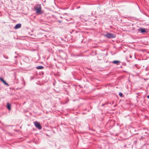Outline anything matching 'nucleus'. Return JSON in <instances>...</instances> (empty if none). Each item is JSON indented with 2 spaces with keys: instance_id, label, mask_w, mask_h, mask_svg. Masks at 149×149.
<instances>
[{
  "instance_id": "f257e3e1",
  "label": "nucleus",
  "mask_w": 149,
  "mask_h": 149,
  "mask_svg": "<svg viewBox=\"0 0 149 149\" xmlns=\"http://www.w3.org/2000/svg\"><path fill=\"white\" fill-rule=\"evenodd\" d=\"M103 35L104 37L109 39L115 38L116 37L114 34L110 33H107L106 34H104Z\"/></svg>"
},
{
  "instance_id": "f03ea898",
  "label": "nucleus",
  "mask_w": 149,
  "mask_h": 149,
  "mask_svg": "<svg viewBox=\"0 0 149 149\" xmlns=\"http://www.w3.org/2000/svg\"><path fill=\"white\" fill-rule=\"evenodd\" d=\"M34 125L35 127L39 130H41L42 129V127L40 123L37 121L34 122Z\"/></svg>"
},
{
  "instance_id": "7ed1b4c3",
  "label": "nucleus",
  "mask_w": 149,
  "mask_h": 149,
  "mask_svg": "<svg viewBox=\"0 0 149 149\" xmlns=\"http://www.w3.org/2000/svg\"><path fill=\"white\" fill-rule=\"evenodd\" d=\"M138 31H140L141 33H148V31H147V29H146L143 28H140L138 29Z\"/></svg>"
},
{
  "instance_id": "20e7f679",
  "label": "nucleus",
  "mask_w": 149,
  "mask_h": 149,
  "mask_svg": "<svg viewBox=\"0 0 149 149\" xmlns=\"http://www.w3.org/2000/svg\"><path fill=\"white\" fill-rule=\"evenodd\" d=\"M35 9H41V6L40 4H37L34 7Z\"/></svg>"
},
{
  "instance_id": "39448f33",
  "label": "nucleus",
  "mask_w": 149,
  "mask_h": 149,
  "mask_svg": "<svg viewBox=\"0 0 149 149\" xmlns=\"http://www.w3.org/2000/svg\"><path fill=\"white\" fill-rule=\"evenodd\" d=\"M36 13L37 15H40L43 13L44 11L42 10H36Z\"/></svg>"
},
{
  "instance_id": "423d86ee",
  "label": "nucleus",
  "mask_w": 149,
  "mask_h": 149,
  "mask_svg": "<svg viewBox=\"0 0 149 149\" xmlns=\"http://www.w3.org/2000/svg\"><path fill=\"white\" fill-rule=\"evenodd\" d=\"M21 24H18L16 25L14 27V28L15 29H17L21 27Z\"/></svg>"
},
{
  "instance_id": "0eeeda50",
  "label": "nucleus",
  "mask_w": 149,
  "mask_h": 149,
  "mask_svg": "<svg viewBox=\"0 0 149 149\" xmlns=\"http://www.w3.org/2000/svg\"><path fill=\"white\" fill-rule=\"evenodd\" d=\"M0 80L6 85L9 86V85L3 78H0Z\"/></svg>"
},
{
  "instance_id": "6e6552de",
  "label": "nucleus",
  "mask_w": 149,
  "mask_h": 149,
  "mask_svg": "<svg viewBox=\"0 0 149 149\" xmlns=\"http://www.w3.org/2000/svg\"><path fill=\"white\" fill-rule=\"evenodd\" d=\"M120 63V61H114L112 62V63H113L116 64L117 65H118Z\"/></svg>"
},
{
  "instance_id": "1a4fd4ad",
  "label": "nucleus",
  "mask_w": 149,
  "mask_h": 149,
  "mask_svg": "<svg viewBox=\"0 0 149 149\" xmlns=\"http://www.w3.org/2000/svg\"><path fill=\"white\" fill-rule=\"evenodd\" d=\"M38 69L41 70L44 68V67L42 66H38L36 67Z\"/></svg>"
},
{
  "instance_id": "9d476101",
  "label": "nucleus",
  "mask_w": 149,
  "mask_h": 149,
  "mask_svg": "<svg viewBox=\"0 0 149 149\" xmlns=\"http://www.w3.org/2000/svg\"><path fill=\"white\" fill-rule=\"evenodd\" d=\"M7 108L9 110H10L11 109V105L8 103L7 104Z\"/></svg>"
},
{
  "instance_id": "9b49d317",
  "label": "nucleus",
  "mask_w": 149,
  "mask_h": 149,
  "mask_svg": "<svg viewBox=\"0 0 149 149\" xmlns=\"http://www.w3.org/2000/svg\"><path fill=\"white\" fill-rule=\"evenodd\" d=\"M119 96L120 97H122L123 96V93L121 92H120L119 93Z\"/></svg>"
},
{
  "instance_id": "f8f14e48",
  "label": "nucleus",
  "mask_w": 149,
  "mask_h": 149,
  "mask_svg": "<svg viewBox=\"0 0 149 149\" xmlns=\"http://www.w3.org/2000/svg\"><path fill=\"white\" fill-rule=\"evenodd\" d=\"M4 56V57L5 58H6V59L8 58V57L7 56Z\"/></svg>"
},
{
  "instance_id": "ddd939ff",
  "label": "nucleus",
  "mask_w": 149,
  "mask_h": 149,
  "mask_svg": "<svg viewBox=\"0 0 149 149\" xmlns=\"http://www.w3.org/2000/svg\"><path fill=\"white\" fill-rule=\"evenodd\" d=\"M147 98L148 99H149V95H148L147 97Z\"/></svg>"
},
{
  "instance_id": "4468645a",
  "label": "nucleus",
  "mask_w": 149,
  "mask_h": 149,
  "mask_svg": "<svg viewBox=\"0 0 149 149\" xmlns=\"http://www.w3.org/2000/svg\"><path fill=\"white\" fill-rule=\"evenodd\" d=\"M17 56H15V58H17Z\"/></svg>"
},
{
  "instance_id": "2eb2a0df",
  "label": "nucleus",
  "mask_w": 149,
  "mask_h": 149,
  "mask_svg": "<svg viewBox=\"0 0 149 149\" xmlns=\"http://www.w3.org/2000/svg\"><path fill=\"white\" fill-rule=\"evenodd\" d=\"M104 104H102V106H104Z\"/></svg>"
}]
</instances>
